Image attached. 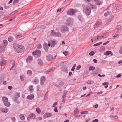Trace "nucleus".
Listing matches in <instances>:
<instances>
[{
    "mask_svg": "<svg viewBox=\"0 0 122 122\" xmlns=\"http://www.w3.org/2000/svg\"><path fill=\"white\" fill-rule=\"evenodd\" d=\"M34 96L32 94H30L28 95L27 97V98L29 100H31L33 99L34 98Z\"/></svg>",
    "mask_w": 122,
    "mask_h": 122,
    "instance_id": "4468645a",
    "label": "nucleus"
},
{
    "mask_svg": "<svg viewBox=\"0 0 122 122\" xmlns=\"http://www.w3.org/2000/svg\"><path fill=\"white\" fill-rule=\"evenodd\" d=\"M38 64L40 65H43V61L40 59H38Z\"/></svg>",
    "mask_w": 122,
    "mask_h": 122,
    "instance_id": "b1692460",
    "label": "nucleus"
},
{
    "mask_svg": "<svg viewBox=\"0 0 122 122\" xmlns=\"http://www.w3.org/2000/svg\"><path fill=\"white\" fill-rule=\"evenodd\" d=\"M90 8L94 9H96L97 8V7L95 5L93 4L90 5Z\"/></svg>",
    "mask_w": 122,
    "mask_h": 122,
    "instance_id": "c756f323",
    "label": "nucleus"
},
{
    "mask_svg": "<svg viewBox=\"0 0 122 122\" xmlns=\"http://www.w3.org/2000/svg\"><path fill=\"white\" fill-rule=\"evenodd\" d=\"M95 67L92 66H91L89 67V71H93L95 69Z\"/></svg>",
    "mask_w": 122,
    "mask_h": 122,
    "instance_id": "72a5a7b5",
    "label": "nucleus"
},
{
    "mask_svg": "<svg viewBox=\"0 0 122 122\" xmlns=\"http://www.w3.org/2000/svg\"><path fill=\"white\" fill-rule=\"evenodd\" d=\"M36 117V116L34 114L31 113L29 115V117L28 118H28L30 119H34Z\"/></svg>",
    "mask_w": 122,
    "mask_h": 122,
    "instance_id": "9b49d317",
    "label": "nucleus"
},
{
    "mask_svg": "<svg viewBox=\"0 0 122 122\" xmlns=\"http://www.w3.org/2000/svg\"><path fill=\"white\" fill-rule=\"evenodd\" d=\"M93 61L95 63H97V60L95 59H93Z\"/></svg>",
    "mask_w": 122,
    "mask_h": 122,
    "instance_id": "e2e57ef3",
    "label": "nucleus"
},
{
    "mask_svg": "<svg viewBox=\"0 0 122 122\" xmlns=\"http://www.w3.org/2000/svg\"><path fill=\"white\" fill-rule=\"evenodd\" d=\"M19 117L20 119L22 120H24L25 119V117L22 114L20 115H19Z\"/></svg>",
    "mask_w": 122,
    "mask_h": 122,
    "instance_id": "bb28decb",
    "label": "nucleus"
},
{
    "mask_svg": "<svg viewBox=\"0 0 122 122\" xmlns=\"http://www.w3.org/2000/svg\"><path fill=\"white\" fill-rule=\"evenodd\" d=\"M6 61L3 59H2L1 61L0 62V66H2L3 64L5 63Z\"/></svg>",
    "mask_w": 122,
    "mask_h": 122,
    "instance_id": "4be33fe9",
    "label": "nucleus"
},
{
    "mask_svg": "<svg viewBox=\"0 0 122 122\" xmlns=\"http://www.w3.org/2000/svg\"><path fill=\"white\" fill-rule=\"evenodd\" d=\"M93 83V82L91 81V80H89L87 81L86 83L87 84H92Z\"/></svg>",
    "mask_w": 122,
    "mask_h": 122,
    "instance_id": "c9c22d12",
    "label": "nucleus"
},
{
    "mask_svg": "<svg viewBox=\"0 0 122 122\" xmlns=\"http://www.w3.org/2000/svg\"><path fill=\"white\" fill-rule=\"evenodd\" d=\"M11 119L13 121H14V122L16 120V119H15V118L14 117H12Z\"/></svg>",
    "mask_w": 122,
    "mask_h": 122,
    "instance_id": "13d9d810",
    "label": "nucleus"
},
{
    "mask_svg": "<svg viewBox=\"0 0 122 122\" xmlns=\"http://www.w3.org/2000/svg\"><path fill=\"white\" fill-rule=\"evenodd\" d=\"M109 41H107L106 42H105L103 44L104 45H105L109 43Z\"/></svg>",
    "mask_w": 122,
    "mask_h": 122,
    "instance_id": "0e129e2a",
    "label": "nucleus"
},
{
    "mask_svg": "<svg viewBox=\"0 0 122 122\" xmlns=\"http://www.w3.org/2000/svg\"><path fill=\"white\" fill-rule=\"evenodd\" d=\"M20 96V94L18 92H17L15 94V97L14 98V100L18 104L19 103L18 101V98Z\"/></svg>",
    "mask_w": 122,
    "mask_h": 122,
    "instance_id": "20e7f679",
    "label": "nucleus"
},
{
    "mask_svg": "<svg viewBox=\"0 0 122 122\" xmlns=\"http://www.w3.org/2000/svg\"><path fill=\"white\" fill-rule=\"evenodd\" d=\"M4 104L5 106L7 107H9L10 105V103L8 101L5 102Z\"/></svg>",
    "mask_w": 122,
    "mask_h": 122,
    "instance_id": "7c9ffc66",
    "label": "nucleus"
},
{
    "mask_svg": "<svg viewBox=\"0 0 122 122\" xmlns=\"http://www.w3.org/2000/svg\"><path fill=\"white\" fill-rule=\"evenodd\" d=\"M78 18L79 20H80L81 22L82 21V16L81 15H79L78 16Z\"/></svg>",
    "mask_w": 122,
    "mask_h": 122,
    "instance_id": "a19ab883",
    "label": "nucleus"
},
{
    "mask_svg": "<svg viewBox=\"0 0 122 122\" xmlns=\"http://www.w3.org/2000/svg\"><path fill=\"white\" fill-rule=\"evenodd\" d=\"M102 25V23L99 21H97L95 25V26L96 27H98L101 26Z\"/></svg>",
    "mask_w": 122,
    "mask_h": 122,
    "instance_id": "412c9836",
    "label": "nucleus"
},
{
    "mask_svg": "<svg viewBox=\"0 0 122 122\" xmlns=\"http://www.w3.org/2000/svg\"><path fill=\"white\" fill-rule=\"evenodd\" d=\"M53 115L51 113H45L43 116V117L45 119L47 118L50 117L52 116Z\"/></svg>",
    "mask_w": 122,
    "mask_h": 122,
    "instance_id": "423d86ee",
    "label": "nucleus"
},
{
    "mask_svg": "<svg viewBox=\"0 0 122 122\" xmlns=\"http://www.w3.org/2000/svg\"><path fill=\"white\" fill-rule=\"evenodd\" d=\"M114 18V16H112L111 17H110L108 19V22H110L112 21L113 20V19Z\"/></svg>",
    "mask_w": 122,
    "mask_h": 122,
    "instance_id": "e433bc0d",
    "label": "nucleus"
},
{
    "mask_svg": "<svg viewBox=\"0 0 122 122\" xmlns=\"http://www.w3.org/2000/svg\"><path fill=\"white\" fill-rule=\"evenodd\" d=\"M91 0H84V1L86 2H90Z\"/></svg>",
    "mask_w": 122,
    "mask_h": 122,
    "instance_id": "69168bd1",
    "label": "nucleus"
},
{
    "mask_svg": "<svg viewBox=\"0 0 122 122\" xmlns=\"http://www.w3.org/2000/svg\"><path fill=\"white\" fill-rule=\"evenodd\" d=\"M98 120L97 119H96L94 120H93L92 122H98Z\"/></svg>",
    "mask_w": 122,
    "mask_h": 122,
    "instance_id": "680f3d73",
    "label": "nucleus"
},
{
    "mask_svg": "<svg viewBox=\"0 0 122 122\" xmlns=\"http://www.w3.org/2000/svg\"><path fill=\"white\" fill-rule=\"evenodd\" d=\"M0 110L3 112L5 113H7L8 111V108L6 107L1 108L0 109Z\"/></svg>",
    "mask_w": 122,
    "mask_h": 122,
    "instance_id": "dca6fc26",
    "label": "nucleus"
},
{
    "mask_svg": "<svg viewBox=\"0 0 122 122\" xmlns=\"http://www.w3.org/2000/svg\"><path fill=\"white\" fill-rule=\"evenodd\" d=\"M54 70V68H50L49 70H47L46 71V74H48L50 72H51L53 71Z\"/></svg>",
    "mask_w": 122,
    "mask_h": 122,
    "instance_id": "a211bd4d",
    "label": "nucleus"
},
{
    "mask_svg": "<svg viewBox=\"0 0 122 122\" xmlns=\"http://www.w3.org/2000/svg\"><path fill=\"white\" fill-rule=\"evenodd\" d=\"M3 43L4 44V45L5 46H6L8 44V42L7 40H4L3 41Z\"/></svg>",
    "mask_w": 122,
    "mask_h": 122,
    "instance_id": "393cba45",
    "label": "nucleus"
},
{
    "mask_svg": "<svg viewBox=\"0 0 122 122\" xmlns=\"http://www.w3.org/2000/svg\"><path fill=\"white\" fill-rule=\"evenodd\" d=\"M2 100L4 103L7 101H8V99L6 97H2Z\"/></svg>",
    "mask_w": 122,
    "mask_h": 122,
    "instance_id": "a878e982",
    "label": "nucleus"
},
{
    "mask_svg": "<svg viewBox=\"0 0 122 122\" xmlns=\"http://www.w3.org/2000/svg\"><path fill=\"white\" fill-rule=\"evenodd\" d=\"M68 30V27L66 26H63L62 30H61L62 32H63L64 31H67Z\"/></svg>",
    "mask_w": 122,
    "mask_h": 122,
    "instance_id": "2eb2a0df",
    "label": "nucleus"
},
{
    "mask_svg": "<svg viewBox=\"0 0 122 122\" xmlns=\"http://www.w3.org/2000/svg\"><path fill=\"white\" fill-rule=\"evenodd\" d=\"M48 92H47L46 93V94L45 95L44 97H45V100H46V98H46L47 96Z\"/></svg>",
    "mask_w": 122,
    "mask_h": 122,
    "instance_id": "6e6d98bb",
    "label": "nucleus"
},
{
    "mask_svg": "<svg viewBox=\"0 0 122 122\" xmlns=\"http://www.w3.org/2000/svg\"><path fill=\"white\" fill-rule=\"evenodd\" d=\"M111 52L110 51H107L105 52V54L107 55H108L110 54H111Z\"/></svg>",
    "mask_w": 122,
    "mask_h": 122,
    "instance_id": "c03bdc74",
    "label": "nucleus"
},
{
    "mask_svg": "<svg viewBox=\"0 0 122 122\" xmlns=\"http://www.w3.org/2000/svg\"><path fill=\"white\" fill-rule=\"evenodd\" d=\"M56 36L60 37L61 36V34L59 32L56 33Z\"/></svg>",
    "mask_w": 122,
    "mask_h": 122,
    "instance_id": "a18cd8bd",
    "label": "nucleus"
},
{
    "mask_svg": "<svg viewBox=\"0 0 122 122\" xmlns=\"http://www.w3.org/2000/svg\"><path fill=\"white\" fill-rule=\"evenodd\" d=\"M32 54L36 57H38L40 56L41 52L39 50H37L33 52Z\"/></svg>",
    "mask_w": 122,
    "mask_h": 122,
    "instance_id": "7ed1b4c3",
    "label": "nucleus"
},
{
    "mask_svg": "<svg viewBox=\"0 0 122 122\" xmlns=\"http://www.w3.org/2000/svg\"><path fill=\"white\" fill-rule=\"evenodd\" d=\"M14 38L12 36H9L8 38V40L9 42H10L13 41Z\"/></svg>",
    "mask_w": 122,
    "mask_h": 122,
    "instance_id": "5701e85b",
    "label": "nucleus"
},
{
    "mask_svg": "<svg viewBox=\"0 0 122 122\" xmlns=\"http://www.w3.org/2000/svg\"><path fill=\"white\" fill-rule=\"evenodd\" d=\"M57 103L56 102L53 104L52 107H54L57 104Z\"/></svg>",
    "mask_w": 122,
    "mask_h": 122,
    "instance_id": "4d7b16f0",
    "label": "nucleus"
},
{
    "mask_svg": "<svg viewBox=\"0 0 122 122\" xmlns=\"http://www.w3.org/2000/svg\"><path fill=\"white\" fill-rule=\"evenodd\" d=\"M33 82L34 84H36L38 83L39 80L38 78H35L33 80Z\"/></svg>",
    "mask_w": 122,
    "mask_h": 122,
    "instance_id": "aec40b11",
    "label": "nucleus"
},
{
    "mask_svg": "<svg viewBox=\"0 0 122 122\" xmlns=\"http://www.w3.org/2000/svg\"><path fill=\"white\" fill-rule=\"evenodd\" d=\"M108 84H109L108 82H104V83H103L102 84V85L104 86H105L107 84L108 85Z\"/></svg>",
    "mask_w": 122,
    "mask_h": 122,
    "instance_id": "052dcab7",
    "label": "nucleus"
},
{
    "mask_svg": "<svg viewBox=\"0 0 122 122\" xmlns=\"http://www.w3.org/2000/svg\"><path fill=\"white\" fill-rule=\"evenodd\" d=\"M19 1V0H14L13 3L14 5L15 4L18 2Z\"/></svg>",
    "mask_w": 122,
    "mask_h": 122,
    "instance_id": "49530a36",
    "label": "nucleus"
},
{
    "mask_svg": "<svg viewBox=\"0 0 122 122\" xmlns=\"http://www.w3.org/2000/svg\"><path fill=\"white\" fill-rule=\"evenodd\" d=\"M29 90L30 92H32L33 91V87L32 85H31L29 86Z\"/></svg>",
    "mask_w": 122,
    "mask_h": 122,
    "instance_id": "c85d7f7f",
    "label": "nucleus"
},
{
    "mask_svg": "<svg viewBox=\"0 0 122 122\" xmlns=\"http://www.w3.org/2000/svg\"><path fill=\"white\" fill-rule=\"evenodd\" d=\"M119 52L120 54H122V46L120 48Z\"/></svg>",
    "mask_w": 122,
    "mask_h": 122,
    "instance_id": "3c124183",
    "label": "nucleus"
},
{
    "mask_svg": "<svg viewBox=\"0 0 122 122\" xmlns=\"http://www.w3.org/2000/svg\"><path fill=\"white\" fill-rule=\"evenodd\" d=\"M20 78L21 80L22 81H24V77L22 75L20 76Z\"/></svg>",
    "mask_w": 122,
    "mask_h": 122,
    "instance_id": "09e8293b",
    "label": "nucleus"
},
{
    "mask_svg": "<svg viewBox=\"0 0 122 122\" xmlns=\"http://www.w3.org/2000/svg\"><path fill=\"white\" fill-rule=\"evenodd\" d=\"M99 45L98 43H97L96 44H95L94 45V46L95 47H96L98 46Z\"/></svg>",
    "mask_w": 122,
    "mask_h": 122,
    "instance_id": "338daca9",
    "label": "nucleus"
},
{
    "mask_svg": "<svg viewBox=\"0 0 122 122\" xmlns=\"http://www.w3.org/2000/svg\"><path fill=\"white\" fill-rule=\"evenodd\" d=\"M88 111H82L80 113L81 114H86L88 113Z\"/></svg>",
    "mask_w": 122,
    "mask_h": 122,
    "instance_id": "f704fd0d",
    "label": "nucleus"
},
{
    "mask_svg": "<svg viewBox=\"0 0 122 122\" xmlns=\"http://www.w3.org/2000/svg\"><path fill=\"white\" fill-rule=\"evenodd\" d=\"M75 13V10L73 9H71L68 10L67 14L70 15H74Z\"/></svg>",
    "mask_w": 122,
    "mask_h": 122,
    "instance_id": "0eeeda50",
    "label": "nucleus"
},
{
    "mask_svg": "<svg viewBox=\"0 0 122 122\" xmlns=\"http://www.w3.org/2000/svg\"><path fill=\"white\" fill-rule=\"evenodd\" d=\"M95 2V4L97 5H100L103 3L102 1H99L98 0H93Z\"/></svg>",
    "mask_w": 122,
    "mask_h": 122,
    "instance_id": "ddd939ff",
    "label": "nucleus"
},
{
    "mask_svg": "<svg viewBox=\"0 0 122 122\" xmlns=\"http://www.w3.org/2000/svg\"><path fill=\"white\" fill-rule=\"evenodd\" d=\"M47 58L48 61H50L52 59V56L51 55H48L46 56Z\"/></svg>",
    "mask_w": 122,
    "mask_h": 122,
    "instance_id": "6ab92c4d",
    "label": "nucleus"
},
{
    "mask_svg": "<svg viewBox=\"0 0 122 122\" xmlns=\"http://www.w3.org/2000/svg\"><path fill=\"white\" fill-rule=\"evenodd\" d=\"M63 53L64 54L65 56H68V55L69 53L67 51H65L64 52H63Z\"/></svg>",
    "mask_w": 122,
    "mask_h": 122,
    "instance_id": "79ce46f5",
    "label": "nucleus"
},
{
    "mask_svg": "<svg viewBox=\"0 0 122 122\" xmlns=\"http://www.w3.org/2000/svg\"><path fill=\"white\" fill-rule=\"evenodd\" d=\"M84 11L85 12L86 15L88 16L90 14L91 11V9L89 6L86 5L84 7Z\"/></svg>",
    "mask_w": 122,
    "mask_h": 122,
    "instance_id": "f03ea898",
    "label": "nucleus"
},
{
    "mask_svg": "<svg viewBox=\"0 0 122 122\" xmlns=\"http://www.w3.org/2000/svg\"><path fill=\"white\" fill-rule=\"evenodd\" d=\"M46 78L45 76H43L41 77L40 79V84L41 85H43L44 84V82L45 81Z\"/></svg>",
    "mask_w": 122,
    "mask_h": 122,
    "instance_id": "6e6552de",
    "label": "nucleus"
},
{
    "mask_svg": "<svg viewBox=\"0 0 122 122\" xmlns=\"http://www.w3.org/2000/svg\"><path fill=\"white\" fill-rule=\"evenodd\" d=\"M74 112L75 114H77L78 111V110L77 108H76L74 110Z\"/></svg>",
    "mask_w": 122,
    "mask_h": 122,
    "instance_id": "8fccbe9b",
    "label": "nucleus"
},
{
    "mask_svg": "<svg viewBox=\"0 0 122 122\" xmlns=\"http://www.w3.org/2000/svg\"><path fill=\"white\" fill-rule=\"evenodd\" d=\"M56 33L55 32L52 30L51 33V36H56Z\"/></svg>",
    "mask_w": 122,
    "mask_h": 122,
    "instance_id": "473e14b6",
    "label": "nucleus"
},
{
    "mask_svg": "<svg viewBox=\"0 0 122 122\" xmlns=\"http://www.w3.org/2000/svg\"><path fill=\"white\" fill-rule=\"evenodd\" d=\"M42 48V46L41 44H39L37 46V48L39 49L41 48Z\"/></svg>",
    "mask_w": 122,
    "mask_h": 122,
    "instance_id": "de8ad7c7",
    "label": "nucleus"
},
{
    "mask_svg": "<svg viewBox=\"0 0 122 122\" xmlns=\"http://www.w3.org/2000/svg\"><path fill=\"white\" fill-rule=\"evenodd\" d=\"M36 111L38 114H40L41 112V111L40 109L39 108H36Z\"/></svg>",
    "mask_w": 122,
    "mask_h": 122,
    "instance_id": "ea45409f",
    "label": "nucleus"
},
{
    "mask_svg": "<svg viewBox=\"0 0 122 122\" xmlns=\"http://www.w3.org/2000/svg\"><path fill=\"white\" fill-rule=\"evenodd\" d=\"M6 47L3 44H1L0 45V51H2L4 50Z\"/></svg>",
    "mask_w": 122,
    "mask_h": 122,
    "instance_id": "f3484780",
    "label": "nucleus"
},
{
    "mask_svg": "<svg viewBox=\"0 0 122 122\" xmlns=\"http://www.w3.org/2000/svg\"><path fill=\"white\" fill-rule=\"evenodd\" d=\"M56 42L55 41H51L50 42H49V46H51V47H54L55 45L56 44Z\"/></svg>",
    "mask_w": 122,
    "mask_h": 122,
    "instance_id": "9d476101",
    "label": "nucleus"
},
{
    "mask_svg": "<svg viewBox=\"0 0 122 122\" xmlns=\"http://www.w3.org/2000/svg\"><path fill=\"white\" fill-rule=\"evenodd\" d=\"M22 35L21 34L15 35V37L17 39L20 38L22 37Z\"/></svg>",
    "mask_w": 122,
    "mask_h": 122,
    "instance_id": "2f4dec72",
    "label": "nucleus"
},
{
    "mask_svg": "<svg viewBox=\"0 0 122 122\" xmlns=\"http://www.w3.org/2000/svg\"><path fill=\"white\" fill-rule=\"evenodd\" d=\"M13 46L15 51L18 53H22L24 51V47L22 45L14 43L13 44Z\"/></svg>",
    "mask_w": 122,
    "mask_h": 122,
    "instance_id": "f257e3e1",
    "label": "nucleus"
},
{
    "mask_svg": "<svg viewBox=\"0 0 122 122\" xmlns=\"http://www.w3.org/2000/svg\"><path fill=\"white\" fill-rule=\"evenodd\" d=\"M50 46L49 44H48L46 43H44L43 45V48L46 52L48 51V50L49 47Z\"/></svg>",
    "mask_w": 122,
    "mask_h": 122,
    "instance_id": "1a4fd4ad",
    "label": "nucleus"
},
{
    "mask_svg": "<svg viewBox=\"0 0 122 122\" xmlns=\"http://www.w3.org/2000/svg\"><path fill=\"white\" fill-rule=\"evenodd\" d=\"M73 20L72 18H69L67 20V23L66 24V25L69 26L72 25L73 24Z\"/></svg>",
    "mask_w": 122,
    "mask_h": 122,
    "instance_id": "39448f33",
    "label": "nucleus"
},
{
    "mask_svg": "<svg viewBox=\"0 0 122 122\" xmlns=\"http://www.w3.org/2000/svg\"><path fill=\"white\" fill-rule=\"evenodd\" d=\"M27 74L29 76H31L32 74V71L30 70L27 71Z\"/></svg>",
    "mask_w": 122,
    "mask_h": 122,
    "instance_id": "cd10ccee",
    "label": "nucleus"
},
{
    "mask_svg": "<svg viewBox=\"0 0 122 122\" xmlns=\"http://www.w3.org/2000/svg\"><path fill=\"white\" fill-rule=\"evenodd\" d=\"M66 93H67L66 92H64V93H63V96L62 97L63 99H64L65 98V97L66 95Z\"/></svg>",
    "mask_w": 122,
    "mask_h": 122,
    "instance_id": "603ef678",
    "label": "nucleus"
},
{
    "mask_svg": "<svg viewBox=\"0 0 122 122\" xmlns=\"http://www.w3.org/2000/svg\"><path fill=\"white\" fill-rule=\"evenodd\" d=\"M54 111L56 112H57L58 111L57 110V107H55L54 109Z\"/></svg>",
    "mask_w": 122,
    "mask_h": 122,
    "instance_id": "5fc2aeb1",
    "label": "nucleus"
},
{
    "mask_svg": "<svg viewBox=\"0 0 122 122\" xmlns=\"http://www.w3.org/2000/svg\"><path fill=\"white\" fill-rule=\"evenodd\" d=\"M33 58L32 56H29L26 60V62H27L30 63L32 61Z\"/></svg>",
    "mask_w": 122,
    "mask_h": 122,
    "instance_id": "f8f14e48",
    "label": "nucleus"
},
{
    "mask_svg": "<svg viewBox=\"0 0 122 122\" xmlns=\"http://www.w3.org/2000/svg\"><path fill=\"white\" fill-rule=\"evenodd\" d=\"M110 12L109 11H107V12L105 13L104 14V16L105 17H107L108 15H110Z\"/></svg>",
    "mask_w": 122,
    "mask_h": 122,
    "instance_id": "4c0bfd02",
    "label": "nucleus"
},
{
    "mask_svg": "<svg viewBox=\"0 0 122 122\" xmlns=\"http://www.w3.org/2000/svg\"><path fill=\"white\" fill-rule=\"evenodd\" d=\"M109 117L110 118H114L117 119L118 118V117L117 116H109Z\"/></svg>",
    "mask_w": 122,
    "mask_h": 122,
    "instance_id": "58836bf2",
    "label": "nucleus"
},
{
    "mask_svg": "<svg viewBox=\"0 0 122 122\" xmlns=\"http://www.w3.org/2000/svg\"><path fill=\"white\" fill-rule=\"evenodd\" d=\"M81 66L80 65H79L76 68V69L77 70H78L81 68Z\"/></svg>",
    "mask_w": 122,
    "mask_h": 122,
    "instance_id": "864d4df0",
    "label": "nucleus"
},
{
    "mask_svg": "<svg viewBox=\"0 0 122 122\" xmlns=\"http://www.w3.org/2000/svg\"><path fill=\"white\" fill-rule=\"evenodd\" d=\"M121 76V75L120 74H119L117 75L116 76V78H119Z\"/></svg>",
    "mask_w": 122,
    "mask_h": 122,
    "instance_id": "774afa93",
    "label": "nucleus"
},
{
    "mask_svg": "<svg viewBox=\"0 0 122 122\" xmlns=\"http://www.w3.org/2000/svg\"><path fill=\"white\" fill-rule=\"evenodd\" d=\"M95 54V53L94 51H92L90 52L89 53V54L91 56H92L93 55Z\"/></svg>",
    "mask_w": 122,
    "mask_h": 122,
    "instance_id": "37998d69",
    "label": "nucleus"
},
{
    "mask_svg": "<svg viewBox=\"0 0 122 122\" xmlns=\"http://www.w3.org/2000/svg\"><path fill=\"white\" fill-rule=\"evenodd\" d=\"M64 84V83L62 82H61L59 83V85L60 86H62Z\"/></svg>",
    "mask_w": 122,
    "mask_h": 122,
    "instance_id": "bf43d9fd",
    "label": "nucleus"
}]
</instances>
